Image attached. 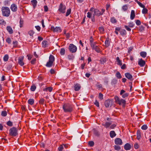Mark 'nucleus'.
Instances as JSON below:
<instances>
[{"mask_svg":"<svg viewBox=\"0 0 151 151\" xmlns=\"http://www.w3.org/2000/svg\"><path fill=\"white\" fill-rule=\"evenodd\" d=\"M90 11L91 12H93V16H96L99 17L103 15L104 13L105 12V10L104 9H101V11H100L98 9H94V8H91Z\"/></svg>","mask_w":151,"mask_h":151,"instance_id":"obj_1","label":"nucleus"},{"mask_svg":"<svg viewBox=\"0 0 151 151\" xmlns=\"http://www.w3.org/2000/svg\"><path fill=\"white\" fill-rule=\"evenodd\" d=\"M2 15L5 17H8L10 14L9 9L7 7H2L1 8Z\"/></svg>","mask_w":151,"mask_h":151,"instance_id":"obj_2","label":"nucleus"},{"mask_svg":"<svg viewBox=\"0 0 151 151\" xmlns=\"http://www.w3.org/2000/svg\"><path fill=\"white\" fill-rule=\"evenodd\" d=\"M9 134L11 136L15 137L18 134V129L17 128L13 127L9 130Z\"/></svg>","mask_w":151,"mask_h":151,"instance_id":"obj_3","label":"nucleus"},{"mask_svg":"<svg viewBox=\"0 0 151 151\" xmlns=\"http://www.w3.org/2000/svg\"><path fill=\"white\" fill-rule=\"evenodd\" d=\"M68 49L70 52L73 53L76 52L77 49L76 46L73 44L69 45Z\"/></svg>","mask_w":151,"mask_h":151,"instance_id":"obj_4","label":"nucleus"},{"mask_svg":"<svg viewBox=\"0 0 151 151\" xmlns=\"http://www.w3.org/2000/svg\"><path fill=\"white\" fill-rule=\"evenodd\" d=\"M113 103L112 100L109 99L106 100L104 102V105L106 107H111Z\"/></svg>","mask_w":151,"mask_h":151,"instance_id":"obj_5","label":"nucleus"},{"mask_svg":"<svg viewBox=\"0 0 151 151\" xmlns=\"http://www.w3.org/2000/svg\"><path fill=\"white\" fill-rule=\"evenodd\" d=\"M65 5H63L62 3H61L60 5L58 10L60 12L64 13L65 12Z\"/></svg>","mask_w":151,"mask_h":151,"instance_id":"obj_6","label":"nucleus"},{"mask_svg":"<svg viewBox=\"0 0 151 151\" xmlns=\"http://www.w3.org/2000/svg\"><path fill=\"white\" fill-rule=\"evenodd\" d=\"M24 58V56H21L19 57L18 59V63L21 66H23L24 64V63L23 62Z\"/></svg>","mask_w":151,"mask_h":151,"instance_id":"obj_7","label":"nucleus"},{"mask_svg":"<svg viewBox=\"0 0 151 151\" xmlns=\"http://www.w3.org/2000/svg\"><path fill=\"white\" fill-rule=\"evenodd\" d=\"M115 143L117 145H121L122 144V139L119 138H116L114 140Z\"/></svg>","mask_w":151,"mask_h":151,"instance_id":"obj_8","label":"nucleus"},{"mask_svg":"<svg viewBox=\"0 0 151 151\" xmlns=\"http://www.w3.org/2000/svg\"><path fill=\"white\" fill-rule=\"evenodd\" d=\"M73 111V106L71 104H67V112H71Z\"/></svg>","mask_w":151,"mask_h":151,"instance_id":"obj_9","label":"nucleus"},{"mask_svg":"<svg viewBox=\"0 0 151 151\" xmlns=\"http://www.w3.org/2000/svg\"><path fill=\"white\" fill-rule=\"evenodd\" d=\"M51 29L54 32H60V29L59 27H56L55 28L54 27L52 26L51 27Z\"/></svg>","mask_w":151,"mask_h":151,"instance_id":"obj_10","label":"nucleus"},{"mask_svg":"<svg viewBox=\"0 0 151 151\" xmlns=\"http://www.w3.org/2000/svg\"><path fill=\"white\" fill-rule=\"evenodd\" d=\"M10 9L12 11L15 12L17 10V6L15 4H13L11 5Z\"/></svg>","mask_w":151,"mask_h":151,"instance_id":"obj_11","label":"nucleus"},{"mask_svg":"<svg viewBox=\"0 0 151 151\" xmlns=\"http://www.w3.org/2000/svg\"><path fill=\"white\" fill-rule=\"evenodd\" d=\"M125 76L130 81L133 80L132 76L130 73H126L125 74Z\"/></svg>","mask_w":151,"mask_h":151,"instance_id":"obj_12","label":"nucleus"},{"mask_svg":"<svg viewBox=\"0 0 151 151\" xmlns=\"http://www.w3.org/2000/svg\"><path fill=\"white\" fill-rule=\"evenodd\" d=\"M111 123L109 122H106L105 124L103 123L101 124V125L105 127L106 128H108L109 127H110Z\"/></svg>","mask_w":151,"mask_h":151,"instance_id":"obj_13","label":"nucleus"},{"mask_svg":"<svg viewBox=\"0 0 151 151\" xmlns=\"http://www.w3.org/2000/svg\"><path fill=\"white\" fill-rule=\"evenodd\" d=\"M145 64V61L141 59L139 60L138 64L141 67H143Z\"/></svg>","mask_w":151,"mask_h":151,"instance_id":"obj_14","label":"nucleus"},{"mask_svg":"<svg viewBox=\"0 0 151 151\" xmlns=\"http://www.w3.org/2000/svg\"><path fill=\"white\" fill-rule=\"evenodd\" d=\"M81 88V86L79 84L76 83L74 85V89L75 91H77L80 90Z\"/></svg>","mask_w":151,"mask_h":151,"instance_id":"obj_15","label":"nucleus"},{"mask_svg":"<svg viewBox=\"0 0 151 151\" xmlns=\"http://www.w3.org/2000/svg\"><path fill=\"white\" fill-rule=\"evenodd\" d=\"M131 148V146L128 143H126L124 146V149L126 150H130Z\"/></svg>","mask_w":151,"mask_h":151,"instance_id":"obj_16","label":"nucleus"},{"mask_svg":"<svg viewBox=\"0 0 151 151\" xmlns=\"http://www.w3.org/2000/svg\"><path fill=\"white\" fill-rule=\"evenodd\" d=\"M6 29L10 34H12L13 33V30L12 28L10 26H7L6 27Z\"/></svg>","mask_w":151,"mask_h":151,"instance_id":"obj_17","label":"nucleus"},{"mask_svg":"<svg viewBox=\"0 0 151 151\" xmlns=\"http://www.w3.org/2000/svg\"><path fill=\"white\" fill-rule=\"evenodd\" d=\"M31 2L34 9H35L37 6V0H32Z\"/></svg>","mask_w":151,"mask_h":151,"instance_id":"obj_18","label":"nucleus"},{"mask_svg":"<svg viewBox=\"0 0 151 151\" xmlns=\"http://www.w3.org/2000/svg\"><path fill=\"white\" fill-rule=\"evenodd\" d=\"M141 138V133L139 130H138L137 132V139L139 140Z\"/></svg>","mask_w":151,"mask_h":151,"instance_id":"obj_19","label":"nucleus"},{"mask_svg":"<svg viewBox=\"0 0 151 151\" xmlns=\"http://www.w3.org/2000/svg\"><path fill=\"white\" fill-rule=\"evenodd\" d=\"M116 61L117 62V64L120 66H121L122 65V61L120 60L119 57H117L116 59Z\"/></svg>","mask_w":151,"mask_h":151,"instance_id":"obj_20","label":"nucleus"},{"mask_svg":"<svg viewBox=\"0 0 151 151\" xmlns=\"http://www.w3.org/2000/svg\"><path fill=\"white\" fill-rule=\"evenodd\" d=\"M135 17V12L133 10H132L131 11V14L130 15V19L131 20H133Z\"/></svg>","mask_w":151,"mask_h":151,"instance_id":"obj_21","label":"nucleus"},{"mask_svg":"<svg viewBox=\"0 0 151 151\" xmlns=\"http://www.w3.org/2000/svg\"><path fill=\"white\" fill-rule=\"evenodd\" d=\"M109 135L111 138H113L116 136V134L114 131H111L110 132Z\"/></svg>","mask_w":151,"mask_h":151,"instance_id":"obj_22","label":"nucleus"},{"mask_svg":"<svg viewBox=\"0 0 151 151\" xmlns=\"http://www.w3.org/2000/svg\"><path fill=\"white\" fill-rule=\"evenodd\" d=\"M93 50H94L96 52L98 53L101 52V50L99 47V46H96Z\"/></svg>","mask_w":151,"mask_h":151,"instance_id":"obj_23","label":"nucleus"},{"mask_svg":"<svg viewBox=\"0 0 151 151\" xmlns=\"http://www.w3.org/2000/svg\"><path fill=\"white\" fill-rule=\"evenodd\" d=\"M120 33L122 36H124L126 35L127 32L124 29H122L120 31Z\"/></svg>","mask_w":151,"mask_h":151,"instance_id":"obj_24","label":"nucleus"},{"mask_svg":"<svg viewBox=\"0 0 151 151\" xmlns=\"http://www.w3.org/2000/svg\"><path fill=\"white\" fill-rule=\"evenodd\" d=\"M114 99L115 101L116 104H120V99L117 96H114Z\"/></svg>","mask_w":151,"mask_h":151,"instance_id":"obj_25","label":"nucleus"},{"mask_svg":"<svg viewBox=\"0 0 151 151\" xmlns=\"http://www.w3.org/2000/svg\"><path fill=\"white\" fill-rule=\"evenodd\" d=\"M54 60L55 58L54 56L53 55H50L49 57V61L53 63V62L54 61Z\"/></svg>","mask_w":151,"mask_h":151,"instance_id":"obj_26","label":"nucleus"},{"mask_svg":"<svg viewBox=\"0 0 151 151\" xmlns=\"http://www.w3.org/2000/svg\"><path fill=\"white\" fill-rule=\"evenodd\" d=\"M98 29L101 34H103L104 33V29L103 27L101 26L99 27L98 28Z\"/></svg>","mask_w":151,"mask_h":151,"instance_id":"obj_27","label":"nucleus"},{"mask_svg":"<svg viewBox=\"0 0 151 151\" xmlns=\"http://www.w3.org/2000/svg\"><path fill=\"white\" fill-rule=\"evenodd\" d=\"M105 43L106 47H108L109 46L110 44L109 39H106Z\"/></svg>","mask_w":151,"mask_h":151,"instance_id":"obj_28","label":"nucleus"},{"mask_svg":"<svg viewBox=\"0 0 151 151\" xmlns=\"http://www.w3.org/2000/svg\"><path fill=\"white\" fill-rule=\"evenodd\" d=\"M140 56L143 58H145L146 56L147 53L145 52H140Z\"/></svg>","mask_w":151,"mask_h":151,"instance_id":"obj_29","label":"nucleus"},{"mask_svg":"<svg viewBox=\"0 0 151 151\" xmlns=\"http://www.w3.org/2000/svg\"><path fill=\"white\" fill-rule=\"evenodd\" d=\"M120 104H119V105H121L122 104H123L124 106L126 104V101L124 99H122L120 100Z\"/></svg>","mask_w":151,"mask_h":151,"instance_id":"obj_30","label":"nucleus"},{"mask_svg":"<svg viewBox=\"0 0 151 151\" xmlns=\"http://www.w3.org/2000/svg\"><path fill=\"white\" fill-rule=\"evenodd\" d=\"M101 63V64H104L106 61V59L105 58H101L100 60Z\"/></svg>","mask_w":151,"mask_h":151,"instance_id":"obj_31","label":"nucleus"},{"mask_svg":"<svg viewBox=\"0 0 151 151\" xmlns=\"http://www.w3.org/2000/svg\"><path fill=\"white\" fill-rule=\"evenodd\" d=\"M52 90V88L51 87H48L45 89H44L43 91H49V92H51Z\"/></svg>","mask_w":151,"mask_h":151,"instance_id":"obj_32","label":"nucleus"},{"mask_svg":"<svg viewBox=\"0 0 151 151\" xmlns=\"http://www.w3.org/2000/svg\"><path fill=\"white\" fill-rule=\"evenodd\" d=\"M28 103L30 105H32L34 103V100L33 99H30L28 101Z\"/></svg>","mask_w":151,"mask_h":151,"instance_id":"obj_33","label":"nucleus"},{"mask_svg":"<svg viewBox=\"0 0 151 151\" xmlns=\"http://www.w3.org/2000/svg\"><path fill=\"white\" fill-rule=\"evenodd\" d=\"M52 64L53 63L50 62V61H49L47 63L46 65V66L47 67H50L52 66Z\"/></svg>","mask_w":151,"mask_h":151,"instance_id":"obj_34","label":"nucleus"},{"mask_svg":"<svg viewBox=\"0 0 151 151\" xmlns=\"http://www.w3.org/2000/svg\"><path fill=\"white\" fill-rule=\"evenodd\" d=\"M116 77L118 79H120L122 78L121 74L119 72H116Z\"/></svg>","mask_w":151,"mask_h":151,"instance_id":"obj_35","label":"nucleus"},{"mask_svg":"<svg viewBox=\"0 0 151 151\" xmlns=\"http://www.w3.org/2000/svg\"><path fill=\"white\" fill-rule=\"evenodd\" d=\"M110 20L111 22L113 23H115L117 22V20L114 17L111 18Z\"/></svg>","mask_w":151,"mask_h":151,"instance_id":"obj_36","label":"nucleus"},{"mask_svg":"<svg viewBox=\"0 0 151 151\" xmlns=\"http://www.w3.org/2000/svg\"><path fill=\"white\" fill-rule=\"evenodd\" d=\"M143 9L142 10V13L143 14H146L148 12V10L147 9L145 8V7L144 8H143Z\"/></svg>","mask_w":151,"mask_h":151,"instance_id":"obj_37","label":"nucleus"},{"mask_svg":"<svg viewBox=\"0 0 151 151\" xmlns=\"http://www.w3.org/2000/svg\"><path fill=\"white\" fill-rule=\"evenodd\" d=\"M65 49L63 48H62L60 50V54L61 55H63L65 54Z\"/></svg>","mask_w":151,"mask_h":151,"instance_id":"obj_38","label":"nucleus"},{"mask_svg":"<svg viewBox=\"0 0 151 151\" xmlns=\"http://www.w3.org/2000/svg\"><path fill=\"white\" fill-rule=\"evenodd\" d=\"M34 32L32 30H30L28 32V34H29L31 36H32L31 37V38H33V35L34 34Z\"/></svg>","mask_w":151,"mask_h":151,"instance_id":"obj_39","label":"nucleus"},{"mask_svg":"<svg viewBox=\"0 0 151 151\" xmlns=\"http://www.w3.org/2000/svg\"><path fill=\"white\" fill-rule=\"evenodd\" d=\"M122 10L124 11H126L128 9V7L127 5H125L123 6L122 7Z\"/></svg>","mask_w":151,"mask_h":151,"instance_id":"obj_40","label":"nucleus"},{"mask_svg":"<svg viewBox=\"0 0 151 151\" xmlns=\"http://www.w3.org/2000/svg\"><path fill=\"white\" fill-rule=\"evenodd\" d=\"M74 58L72 54H70L68 55V58L70 60H73Z\"/></svg>","mask_w":151,"mask_h":151,"instance_id":"obj_41","label":"nucleus"},{"mask_svg":"<svg viewBox=\"0 0 151 151\" xmlns=\"http://www.w3.org/2000/svg\"><path fill=\"white\" fill-rule=\"evenodd\" d=\"M114 148L115 150L119 151L121 149V147L119 146L115 145L114 146Z\"/></svg>","mask_w":151,"mask_h":151,"instance_id":"obj_42","label":"nucleus"},{"mask_svg":"<svg viewBox=\"0 0 151 151\" xmlns=\"http://www.w3.org/2000/svg\"><path fill=\"white\" fill-rule=\"evenodd\" d=\"M36 88V86L35 85H33L31 86L30 90L32 91H34Z\"/></svg>","mask_w":151,"mask_h":151,"instance_id":"obj_43","label":"nucleus"},{"mask_svg":"<svg viewBox=\"0 0 151 151\" xmlns=\"http://www.w3.org/2000/svg\"><path fill=\"white\" fill-rule=\"evenodd\" d=\"M9 58V56L7 55H5L3 58L4 61H6L8 60Z\"/></svg>","mask_w":151,"mask_h":151,"instance_id":"obj_44","label":"nucleus"},{"mask_svg":"<svg viewBox=\"0 0 151 151\" xmlns=\"http://www.w3.org/2000/svg\"><path fill=\"white\" fill-rule=\"evenodd\" d=\"M129 27H133L134 25V24L133 22H130L128 23Z\"/></svg>","mask_w":151,"mask_h":151,"instance_id":"obj_45","label":"nucleus"},{"mask_svg":"<svg viewBox=\"0 0 151 151\" xmlns=\"http://www.w3.org/2000/svg\"><path fill=\"white\" fill-rule=\"evenodd\" d=\"M88 144L90 146L92 147L94 145V143L93 141H90L88 142Z\"/></svg>","mask_w":151,"mask_h":151,"instance_id":"obj_46","label":"nucleus"},{"mask_svg":"<svg viewBox=\"0 0 151 151\" xmlns=\"http://www.w3.org/2000/svg\"><path fill=\"white\" fill-rule=\"evenodd\" d=\"M90 45L91 46V47L92 48V49L93 50L95 47V45H96V42H94L93 43H90Z\"/></svg>","mask_w":151,"mask_h":151,"instance_id":"obj_47","label":"nucleus"},{"mask_svg":"<svg viewBox=\"0 0 151 151\" xmlns=\"http://www.w3.org/2000/svg\"><path fill=\"white\" fill-rule=\"evenodd\" d=\"M71 12V9L69 8L67 11V16L69 15Z\"/></svg>","mask_w":151,"mask_h":151,"instance_id":"obj_48","label":"nucleus"},{"mask_svg":"<svg viewBox=\"0 0 151 151\" xmlns=\"http://www.w3.org/2000/svg\"><path fill=\"white\" fill-rule=\"evenodd\" d=\"M1 115L3 116H5L7 115V113L6 111H3L1 112Z\"/></svg>","mask_w":151,"mask_h":151,"instance_id":"obj_49","label":"nucleus"},{"mask_svg":"<svg viewBox=\"0 0 151 151\" xmlns=\"http://www.w3.org/2000/svg\"><path fill=\"white\" fill-rule=\"evenodd\" d=\"M96 86L97 87L99 88V89L102 88V85L100 84L99 83H97Z\"/></svg>","mask_w":151,"mask_h":151,"instance_id":"obj_50","label":"nucleus"},{"mask_svg":"<svg viewBox=\"0 0 151 151\" xmlns=\"http://www.w3.org/2000/svg\"><path fill=\"white\" fill-rule=\"evenodd\" d=\"M44 101L45 100L43 99L42 98L40 99V101H39V102L40 104H44Z\"/></svg>","mask_w":151,"mask_h":151,"instance_id":"obj_51","label":"nucleus"},{"mask_svg":"<svg viewBox=\"0 0 151 151\" xmlns=\"http://www.w3.org/2000/svg\"><path fill=\"white\" fill-rule=\"evenodd\" d=\"M147 128V126L146 125H143L141 127V129L143 130H146Z\"/></svg>","mask_w":151,"mask_h":151,"instance_id":"obj_52","label":"nucleus"},{"mask_svg":"<svg viewBox=\"0 0 151 151\" xmlns=\"http://www.w3.org/2000/svg\"><path fill=\"white\" fill-rule=\"evenodd\" d=\"M6 124L8 126L10 127H11L13 125L12 123L10 121H8L7 122Z\"/></svg>","mask_w":151,"mask_h":151,"instance_id":"obj_53","label":"nucleus"},{"mask_svg":"<svg viewBox=\"0 0 151 151\" xmlns=\"http://www.w3.org/2000/svg\"><path fill=\"white\" fill-rule=\"evenodd\" d=\"M103 95L101 93H99V97L100 100H102L103 99Z\"/></svg>","mask_w":151,"mask_h":151,"instance_id":"obj_54","label":"nucleus"},{"mask_svg":"<svg viewBox=\"0 0 151 151\" xmlns=\"http://www.w3.org/2000/svg\"><path fill=\"white\" fill-rule=\"evenodd\" d=\"M137 3L138 4V5L140 6L142 8H144L145 7V6L142 4L141 2L139 1L137 2Z\"/></svg>","mask_w":151,"mask_h":151,"instance_id":"obj_55","label":"nucleus"},{"mask_svg":"<svg viewBox=\"0 0 151 151\" xmlns=\"http://www.w3.org/2000/svg\"><path fill=\"white\" fill-rule=\"evenodd\" d=\"M47 43V41L45 40L43 41L42 43V45H43V47H46V45Z\"/></svg>","mask_w":151,"mask_h":151,"instance_id":"obj_56","label":"nucleus"},{"mask_svg":"<svg viewBox=\"0 0 151 151\" xmlns=\"http://www.w3.org/2000/svg\"><path fill=\"white\" fill-rule=\"evenodd\" d=\"M94 104L97 106L99 107V103L97 100H96L95 102L94 103Z\"/></svg>","mask_w":151,"mask_h":151,"instance_id":"obj_57","label":"nucleus"},{"mask_svg":"<svg viewBox=\"0 0 151 151\" xmlns=\"http://www.w3.org/2000/svg\"><path fill=\"white\" fill-rule=\"evenodd\" d=\"M63 149V145H60L59 147L58 148V150L59 151H62Z\"/></svg>","mask_w":151,"mask_h":151,"instance_id":"obj_58","label":"nucleus"},{"mask_svg":"<svg viewBox=\"0 0 151 151\" xmlns=\"http://www.w3.org/2000/svg\"><path fill=\"white\" fill-rule=\"evenodd\" d=\"M23 21L21 19L19 21V24H20V27H22L23 26Z\"/></svg>","mask_w":151,"mask_h":151,"instance_id":"obj_59","label":"nucleus"},{"mask_svg":"<svg viewBox=\"0 0 151 151\" xmlns=\"http://www.w3.org/2000/svg\"><path fill=\"white\" fill-rule=\"evenodd\" d=\"M6 42L9 44H10L11 42V40L10 38H7L6 40Z\"/></svg>","mask_w":151,"mask_h":151,"instance_id":"obj_60","label":"nucleus"},{"mask_svg":"<svg viewBox=\"0 0 151 151\" xmlns=\"http://www.w3.org/2000/svg\"><path fill=\"white\" fill-rule=\"evenodd\" d=\"M129 94L128 93H125L122 95V97L123 98H125L128 96Z\"/></svg>","mask_w":151,"mask_h":151,"instance_id":"obj_61","label":"nucleus"},{"mask_svg":"<svg viewBox=\"0 0 151 151\" xmlns=\"http://www.w3.org/2000/svg\"><path fill=\"white\" fill-rule=\"evenodd\" d=\"M116 126V124H114L110 125V128L111 129H114Z\"/></svg>","mask_w":151,"mask_h":151,"instance_id":"obj_62","label":"nucleus"},{"mask_svg":"<svg viewBox=\"0 0 151 151\" xmlns=\"http://www.w3.org/2000/svg\"><path fill=\"white\" fill-rule=\"evenodd\" d=\"M125 28L126 29V30L128 31H130L131 30V29L129 27V26H127V25L124 26Z\"/></svg>","mask_w":151,"mask_h":151,"instance_id":"obj_63","label":"nucleus"},{"mask_svg":"<svg viewBox=\"0 0 151 151\" xmlns=\"http://www.w3.org/2000/svg\"><path fill=\"white\" fill-rule=\"evenodd\" d=\"M136 23L137 25H139L141 24V22L139 20H137L136 21Z\"/></svg>","mask_w":151,"mask_h":151,"instance_id":"obj_64","label":"nucleus"}]
</instances>
